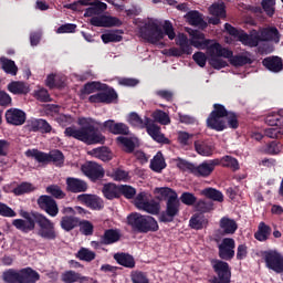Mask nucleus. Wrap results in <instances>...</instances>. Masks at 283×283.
I'll return each instance as SVG.
<instances>
[{"label":"nucleus","instance_id":"nucleus-18","mask_svg":"<svg viewBox=\"0 0 283 283\" xmlns=\"http://www.w3.org/2000/svg\"><path fill=\"white\" fill-rule=\"evenodd\" d=\"M25 112L19 108H10L6 112V120L9 123V125H14L15 127H19L25 123Z\"/></svg>","mask_w":283,"mask_h":283},{"label":"nucleus","instance_id":"nucleus-56","mask_svg":"<svg viewBox=\"0 0 283 283\" xmlns=\"http://www.w3.org/2000/svg\"><path fill=\"white\" fill-rule=\"evenodd\" d=\"M229 59H230L231 65H234L235 67H240L242 65H247L248 63H251V57L247 55H235Z\"/></svg>","mask_w":283,"mask_h":283},{"label":"nucleus","instance_id":"nucleus-47","mask_svg":"<svg viewBox=\"0 0 283 283\" xmlns=\"http://www.w3.org/2000/svg\"><path fill=\"white\" fill-rule=\"evenodd\" d=\"M127 220L130 227H133L134 229H138V231H143V222L145 220V216L135 212L128 216Z\"/></svg>","mask_w":283,"mask_h":283},{"label":"nucleus","instance_id":"nucleus-24","mask_svg":"<svg viewBox=\"0 0 283 283\" xmlns=\"http://www.w3.org/2000/svg\"><path fill=\"white\" fill-rule=\"evenodd\" d=\"M262 64L264 65V67H266V70H269L270 72H274L275 74H277L279 72H282L283 70V62H282V57L280 56L265 57L262 61Z\"/></svg>","mask_w":283,"mask_h":283},{"label":"nucleus","instance_id":"nucleus-16","mask_svg":"<svg viewBox=\"0 0 283 283\" xmlns=\"http://www.w3.org/2000/svg\"><path fill=\"white\" fill-rule=\"evenodd\" d=\"M61 280L64 283H98L94 277L84 276L75 271H66L62 273Z\"/></svg>","mask_w":283,"mask_h":283},{"label":"nucleus","instance_id":"nucleus-31","mask_svg":"<svg viewBox=\"0 0 283 283\" xmlns=\"http://www.w3.org/2000/svg\"><path fill=\"white\" fill-rule=\"evenodd\" d=\"M127 122L133 125L134 127H139L140 129H145L149 123H151V119L149 117H145L144 119L140 118V116L136 113H130L128 115Z\"/></svg>","mask_w":283,"mask_h":283},{"label":"nucleus","instance_id":"nucleus-29","mask_svg":"<svg viewBox=\"0 0 283 283\" xmlns=\"http://www.w3.org/2000/svg\"><path fill=\"white\" fill-rule=\"evenodd\" d=\"M147 134L156 140L157 143H167V138H165V135L160 133V127L156 124L148 123L146 126Z\"/></svg>","mask_w":283,"mask_h":283},{"label":"nucleus","instance_id":"nucleus-20","mask_svg":"<svg viewBox=\"0 0 283 283\" xmlns=\"http://www.w3.org/2000/svg\"><path fill=\"white\" fill-rule=\"evenodd\" d=\"M77 200L86 205V207H90V209H95L96 211H101V209L105 207L103 199L94 195H78Z\"/></svg>","mask_w":283,"mask_h":283},{"label":"nucleus","instance_id":"nucleus-5","mask_svg":"<svg viewBox=\"0 0 283 283\" xmlns=\"http://www.w3.org/2000/svg\"><path fill=\"white\" fill-rule=\"evenodd\" d=\"M35 224H38L39 229L36 234L43 240H56V228L54 227V222H52L48 217L38 213L35 216Z\"/></svg>","mask_w":283,"mask_h":283},{"label":"nucleus","instance_id":"nucleus-32","mask_svg":"<svg viewBox=\"0 0 283 283\" xmlns=\"http://www.w3.org/2000/svg\"><path fill=\"white\" fill-rule=\"evenodd\" d=\"M271 235V227L266 226L264 222H260L258 231L254 233L255 240L259 242H266Z\"/></svg>","mask_w":283,"mask_h":283},{"label":"nucleus","instance_id":"nucleus-44","mask_svg":"<svg viewBox=\"0 0 283 283\" xmlns=\"http://www.w3.org/2000/svg\"><path fill=\"white\" fill-rule=\"evenodd\" d=\"M186 21L189 23V25L199 27L205 23V20H202V14L198 11H190L185 15Z\"/></svg>","mask_w":283,"mask_h":283},{"label":"nucleus","instance_id":"nucleus-14","mask_svg":"<svg viewBox=\"0 0 283 283\" xmlns=\"http://www.w3.org/2000/svg\"><path fill=\"white\" fill-rule=\"evenodd\" d=\"M220 165V159L207 160L200 164L199 166H193L192 174L193 176H201L207 178L213 174V169Z\"/></svg>","mask_w":283,"mask_h":283},{"label":"nucleus","instance_id":"nucleus-55","mask_svg":"<svg viewBox=\"0 0 283 283\" xmlns=\"http://www.w3.org/2000/svg\"><path fill=\"white\" fill-rule=\"evenodd\" d=\"M130 280L133 283H149V276H147V273L140 271H133L130 273Z\"/></svg>","mask_w":283,"mask_h":283},{"label":"nucleus","instance_id":"nucleus-9","mask_svg":"<svg viewBox=\"0 0 283 283\" xmlns=\"http://www.w3.org/2000/svg\"><path fill=\"white\" fill-rule=\"evenodd\" d=\"M176 44L179 45L180 49L172 48L164 51L163 53L167 56H182V54H191L193 52L191 44H189V38L182 33L178 34Z\"/></svg>","mask_w":283,"mask_h":283},{"label":"nucleus","instance_id":"nucleus-7","mask_svg":"<svg viewBox=\"0 0 283 283\" xmlns=\"http://www.w3.org/2000/svg\"><path fill=\"white\" fill-rule=\"evenodd\" d=\"M211 265L218 275L212 280V283H230L231 282V269L229 268V263L221 260H212Z\"/></svg>","mask_w":283,"mask_h":283},{"label":"nucleus","instance_id":"nucleus-25","mask_svg":"<svg viewBox=\"0 0 283 283\" xmlns=\"http://www.w3.org/2000/svg\"><path fill=\"white\" fill-rule=\"evenodd\" d=\"M87 154L88 156H92L93 158H98L104 163H107V160H112V158H114V154H112V150H109V148L107 147L94 148L92 150H88Z\"/></svg>","mask_w":283,"mask_h":283},{"label":"nucleus","instance_id":"nucleus-11","mask_svg":"<svg viewBox=\"0 0 283 283\" xmlns=\"http://www.w3.org/2000/svg\"><path fill=\"white\" fill-rule=\"evenodd\" d=\"M82 171L90 178V180H101L105 176V169H103V166L94 163V161H87L81 167Z\"/></svg>","mask_w":283,"mask_h":283},{"label":"nucleus","instance_id":"nucleus-42","mask_svg":"<svg viewBox=\"0 0 283 283\" xmlns=\"http://www.w3.org/2000/svg\"><path fill=\"white\" fill-rule=\"evenodd\" d=\"M200 195L206 196V198L214 200L216 202H222L224 200V196L222 195V192L214 188H206L200 191Z\"/></svg>","mask_w":283,"mask_h":283},{"label":"nucleus","instance_id":"nucleus-2","mask_svg":"<svg viewBox=\"0 0 283 283\" xmlns=\"http://www.w3.org/2000/svg\"><path fill=\"white\" fill-rule=\"evenodd\" d=\"M142 36L145 41H148V43L156 45L160 43L165 36L174 41V39H176V31L174 30V24L169 21H165L160 24L158 20H150L142 29Z\"/></svg>","mask_w":283,"mask_h":283},{"label":"nucleus","instance_id":"nucleus-3","mask_svg":"<svg viewBox=\"0 0 283 283\" xmlns=\"http://www.w3.org/2000/svg\"><path fill=\"white\" fill-rule=\"evenodd\" d=\"M224 119L228 122L229 127L238 129V116L227 112V108L221 104H214L213 111L207 119V125L210 129L223 132V129H227V122Z\"/></svg>","mask_w":283,"mask_h":283},{"label":"nucleus","instance_id":"nucleus-37","mask_svg":"<svg viewBox=\"0 0 283 283\" xmlns=\"http://www.w3.org/2000/svg\"><path fill=\"white\" fill-rule=\"evenodd\" d=\"M123 31H108L102 34L101 39L103 43H120L123 41Z\"/></svg>","mask_w":283,"mask_h":283},{"label":"nucleus","instance_id":"nucleus-48","mask_svg":"<svg viewBox=\"0 0 283 283\" xmlns=\"http://www.w3.org/2000/svg\"><path fill=\"white\" fill-rule=\"evenodd\" d=\"M209 12L210 14H212V17H220L221 19H224V17H227V11L224 10V2L219 1L217 3H213L209 8Z\"/></svg>","mask_w":283,"mask_h":283},{"label":"nucleus","instance_id":"nucleus-22","mask_svg":"<svg viewBox=\"0 0 283 283\" xmlns=\"http://www.w3.org/2000/svg\"><path fill=\"white\" fill-rule=\"evenodd\" d=\"M66 190L71 193H83L87 191V182L78 178L69 177L66 178Z\"/></svg>","mask_w":283,"mask_h":283},{"label":"nucleus","instance_id":"nucleus-26","mask_svg":"<svg viewBox=\"0 0 283 283\" xmlns=\"http://www.w3.org/2000/svg\"><path fill=\"white\" fill-rule=\"evenodd\" d=\"M21 283H35L41 280L39 272L32 270V268H24L20 270Z\"/></svg>","mask_w":283,"mask_h":283},{"label":"nucleus","instance_id":"nucleus-34","mask_svg":"<svg viewBox=\"0 0 283 283\" xmlns=\"http://www.w3.org/2000/svg\"><path fill=\"white\" fill-rule=\"evenodd\" d=\"M167 167V163H165V157H163V153H157L155 157L150 160V169L160 174L163 169Z\"/></svg>","mask_w":283,"mask_h":283},{"label":"nucleus","instance_id":"nucleus-64","mask_svg":"<svg viewBox=\"0 0 283 283\" xmlns=\"http://www.w3.org/2000/svg\"><path fill=\"white\" fill-rule=\"evenodd\" d=\"M155 192L159 193L161 198H168V200H170V198H178V195L170 188H156Z\"/></svg>","mask_w":283,"mask_h":283},{"label":"nucleus","instance_id":"nucleus-12","mask_svg":"<svg viewBox=\"0 0 283 283\" xmlns=\"http://www.w3.org/2000/svg\"><path fill=\"white\" fill-rule=\"evenodd\" d=\"M218 249L221 260H233L235 255V240L226 238L219 243Z\"/></svg>","mask_w":283,"mask_h":283},{"label":"nucleus","instance_id":"nucleus-38","mask_svg":"<svg viewBox=\"0 0 283 283\" xmlns=\"http://www.w3.org/2000/svg\"><path fill=\"white\" fill-rule=\"evenodd\" d=\"M0 65L7 74H11V76H17V72H19V67H17V64L14 63V61L6 57H0Z\"/></svg>","mask_w":283,"mask_h":283},{"label":"nucleus","instance_id":"nucleus-54","mask_svg":"<svg viewBox=\"0 0 283 283\" xmlns=\"http://www.w3.org/2000/svg\"><path fill=\"white\" fill-rule=\"evenodd\" d=\"M142 211H146V213H151L153 216H156L160 212V205L155 201H146L144 203V207L142 208Z\"/></svg>","mask_w":283,"mask_h":283},{"label":"nucleus","instance_id":"nucleus-43","mask_svg":"<svg viewBox=\"0 0 283 283\" xmlns=\"http://www.w3.org/2000/svg\"><path fill=\"white\" fill-rule=\"evenodd\" d=\"M78 227V219L72 216H64L61 220V228L64 231H72V229H76Z\"/></svg>","mask_w":283,"mask_h":283},{"label":"nucleus","instance_id":"nucleus-39","mask_svg":"<svg viewBox=\"0 0 283 283\" xmlns=\"http://www.w3.org/2000/svg\"><path fill=\"white\" fill-rule=\"evenodd\" d=\"M195 148L199 156H212L213 155V146L206 142H195Z\"/></svg>","mask_w":283,"mask_h":283},{"label":"nucleus","instance_id":"nucleus-13","mask_svg":"<svg viewBox=\"0 0 283 283\" xmlns=\"http://www.w3.org/2000/svg\"><path fill=\"white\" fill-rule=\"evenodd\" d=\"M38 205L40 209L45 211L51 218H56L59 216V205H56V201L46 195L41 196L38 199Z\"/></svg>","mask_w":283,"mask_h":283},{"label":"nucleus","instance_id":"nucleus-27","mask_svg":"<svg viewBox=\"0 0 283 283\" xmlns=\"http://www.w3.org/2000/svg\"><path fill=\"white\" fill-rule=\"evenodd\" d=\"M219 226L221 231H223L227 235H233V233L238 231V223L235 220L228 217L221 218Z\"/></svg>","mask_w":283,"mask_h":283},{"label":"nucleus","instance_id":"nucleus-58","mask_svg":"<svg viewBox=\"0 0 283 283\" xmlns=\"http://www.w3.org/2000/svg\"><path fill=\"white\" fill-rule=\"evenodd\" d=\"M153 118L160 123V125H169L171 123V119L169 118V115L163 111H156L153 113Z\"/></svg>","mask_w":283,"mask_h":283},{"label":"nucleus","instance_id":"nucleus-61","mask_svg":"<svg viewBox=\"0 0 283 283\" xmlns=\"http://www.w3.org/2000/svg\"><path fill=\"white\" fill-rule=\"evenodd\" d=\"M261 6L268 17H273L275 14V0H263Z\"/></svg>","mask_w":283,"mask_h":283},{"label":"nucleus","instance_id":"nucleus-52","mask_svg":"<svg viewBox=\"0 0 283 283\" xmlns=\"http://www.w3.org/2000/svg\"><path fill=\"white\" fill-rule=\"evenodd\" d=\"M76 256L78 260H82L83 262H92V260L96 259V253H94L92 250L82 248L78 250Z\"/></svg>","mask_w":283,"mask_h":283},{"label":"nucleus","instance_id":"nucleus-49","mask_svg":"<svg viewBox=\"0 0 283 283\" xmlns=\"http://www.w3.org/2000/svg\"><path fill=\"white\" fill-rule=\"evenodd\" d=\"M107 85L101 84V82H91L84 85L82 94H94L101 90H105Z\"/></svg>","mask_w":283,"mask_h":283},{"label":"nucleus","instance_id":"nucleus-35","mask_svg":"<svg viewBox=\"0 0 283 283\" xmlns=\"http://www.w3.org/2000/svg\"><path fill=\"white\" fill-rule=\"evenodd\" d=\"M2 280L6 283H21V270L9 269L2 273Z\"/></svg>","mask_w":283,"mask_h":283},{"label":"nucleus","instance_id":"nucleus-59","mask_svg":"<svg viewBox=\"0 0 283 283\" xmlns=\"http://www.w3.org/2000/svg\"><path fill=\"white\" fill-rule=\"evenodd\" d=\"M65 157L60 150H52L49 153V163H54V165H63Z\"/></svg>","mask_w":283,"mask_h":283},{"label":"nucleus","instance_id":"nucleus-4","mask_svg":"<svg viewBox=\"0 0 283 283\" xmlns=\"http://www.w3.org/2000/svg\"><path fill=\"white\" fill-rule=\"evenodd\" d=\"M209 64L214 70H222V67H227L229 65L224 59H231L233 56V52L229 49L222 48L220 43H212L208 49Z\"/></svg>","mask_w":283,"mask_h":283},{"label":"nucleus","instance_id":"nucleus-8","mask_svg":"<svg viewBox=\"0 0 283 283\" xmlns=\"http://www.w3.org/2000/svg\"><path fill=\"white\" fill-rule=\"evenodd\" d=\"M263 260L265 262V266L270 269V271H274V273H282L283 271V255L276 250L265 251L263 253Z\"/></svg>","mask_w":283,"mask_h":283},{"label":"nucleus","instance_id":"nucleus-17","mask_svg":"<svg viewBox=\"0 0 283 283\" xmlns=\"http://www.w3.org/2000/svg\"><path fill=\"white\" fill-rule=\"evenodd\" d=\"M120 24V20L116 17L96 15L91 19V25H94L95 28H112Z\"/></svg>","mask_w":283,"mask_h":283},{"label":"nucleus","instance_id":"nucleus-60","mask_svg":"<svg viewBox=\"0 0 283 283\" xmlns=\"http://www.w3.org/2000/svg\"><path fill=\"white\" fill-rule=\"evenodd\" d=\"M46 193L53 196V198H57L59 200L65 198V192L61 189V187L56 185H51L46 187Z\"/></svg>","mask_w":283,"mask_h":283},{"label":"nucleus","instance_id":"nucleus-30","mask_svg":"<svg viewBox=\"0 0 283 283\" xmlns=\"http://www.w3.org/2000/svg\"><path fill=\"white\" fill-rule=\"evenodd\" d=\"M239 41L243 44V45H248L249 48H258V44L260 43L261 38H260V33L258 34H247V33H242L241 35H239Z\"/></svg>","mask_w":283,"mask_h":283},{"label":"nucleus","instance_id":"nucleus-23","mask_svg":"<svg viewBox=\"0 0 283 283\" xmlns=\"http://www.w3.org/2000/svg\"><path fill=\"white\" fill-rule=\"evenodd\" d=\"M259 36L261 41H272L273 43H280L281 34L277 28L266 27L260 30Z\"/></svg>","mask_w":283,"mask_h":283},{"label":"nucleus","instance_id":"nucleus-15","mask_svg":"<svg viewBox=\"0 0 283 283\" xmlns=\"http://www.w3.org/2000/svg\"><path fill=\"white\" fill-rule=\"evenodd\" d=\"M180 209V201H178V197H172L167 201V209L160 217L161 222H172L174 218L178 216V211Z\"/></svg>","mask_w":283,"mask_h":283},{"label":"nucleus","instance_id":"nucleus-46","mask_svg":"<svg viewBox=\"0 0 283 283\" xmlns=\"http://www.w3.org/2000/svg\"><path fill=\"white\" fill-rule=\"evenodd\" d=\"M219 165L228 167L229 169H232V171H238V169H240V163H238V159L232 156L222 157L219 159Z\"/></svg>","mask_w":283,"mask_h":283},{"label":"nucleus","instance_id":"nucleus-63","mask_svg":"<svg viewBox=\"0 0 283 283\" xmlns=\"http://www.w3.org/2000/svg\"><path fill=\"white\" fill-rule=\"evenodd\" d=\"M80 231L84 235H92V233H94V226L92 224V222L84 220L80 222Z\"/></svg>","mask_w":283,"mask_h":283},{"label":"nucleus","instance_id":"nucleus-45","mask_svg":"<svg viewBox=\"0 0 283 283\" xmlns=\"http://www.w3.org/2000/svg\"><path fill=\"white\" fill-rule=\"evenodd\" d=\"M8 90L11 94H28L30 92V87L23 82H11L8 85Z\"/></svg>","mask_w":283,"mask_h":283},{"label":"nucleus","instance_id":"nucleus-10","mask_svg":"<svg viewBox=\"0 0 283 283\" xmlns=\"http://www.w3.org/2000/svg\"><path fill=\"white\" fill-rule=\"evenodd\" d=\"M188 34L190 35V41L189 45L191 48H196L197 50H208L213 45V43H217L213 40H207L205 38V33L198 31V30H192V29H187Z\"/></svg>","mask_w":283,"mask_h":283},{"label":"nucleus","instance_id":"nucleus-36","mask_svg":"<svg viewBox=\"0 0 283 283\" xmlns=\"http://www.w3.org/2000/svg\"><path fill=\"white\" fill-rule=\"evenodd\" d=\"M103 195L107 200H114L120 196V188L114 184H107L103 187Z\"/></svg>","mask_w":283,"mask_h":283},{"label":"nucleus","instance_id":"nucleus-21","mask_svg":"<svg viewBox=\"0 0 283 283\" xmlns=\"http://www.w3.org/2000/svg\"><path fill=\"white\" fill-rule=\"evenodd\" d=\"M29 132H42V134H50L52 126L45 119H29L27 123Z\"/></svg>","mask_w":283,"mask_h":283},{"label":"nucleus","instance_id":"nucleus-1","mask_svg":"<svg viewBox=\"0 0 283 283\" xmlns=\"http://www.w3.org/2000/svg\"><path fill=\"white\" fill-rule=\"evenodd\" d=\"M77 123L82 128L67 127L64 132L65 136L81 140L86 145H103L105 143V136L94 128L92 118L81 117Z\"/></svg>","mask_w":283,"mask_h":283},{"label":"nucleus","instance_id":"nucleus-62","mask_svg":"<svg viewBox=\"0 0 283 283\" xmlns=\"http://www.w3.org/2000/svg\"><path fill=\"white\" fill-rule=\"evenodd\" d=\"M280 118H283V108L279 111V113H272L266 116L265 123L270 125L271 127H274V125H277V122Z\"/></svg>","mask_w":283,"mask_h":283},{"label":"nucleus","instance_id":"nucleus-57","mask_svg":"<svg viewBox=\"0 0 283 283\" xmlns=\"http://www.w3.org/2000/svg\"><path fill=\"white\" fill-rule=\"evenodd\" d=\"M268 138H282L283 136V127L272 126L265 129L264 132Z\"/></svg>","mask_w":283,"mask_h":283},{"label":"nucleus","instance_id":"nucleus-40","mask_svg":"<svg viewBox=\"0 0 283 283\" xmlns=\"http://www.w3.org/2000/svg\"><path fill=\"white\" fill-rule=\"evenodd\" d=\"M158 221L154 219V217H144V221L142 223V233H148V231H158Z\"/></svg>","mask_w":283,"mask_h":283},{"label":"nucleus","instance_id":"nucleus-28","mask_svg":"<svg viewBox=\"0 0 283 283\" xmlns=\"http://www.w3.org/2000/svg\"><path fill=\"white\" fill-rule=\"evenodd\" d=\"M114 260L117 264H120V266H125L126 269H134V266H136V261L132 254L116 253L114 254Z\"/></svg>","mask_w":283,"mask_h":283},{"label":"nucleus","instance_id":"nucleus-41","mask_svg":"<svg viewBox=\"0 0 283 283\" xmlns=\"http://www.w3.org/2000/svg\"><path fill=\"white\" fill-rule=\"evenodd\" d=\"M25 156H28L29 158H34L38 163H50V154L39 151L38 149L27 150Z\"/></svg>","mask_w":283,"mask_h":283},{"label":"nucleus","instance_id":"nucleus-53","mask_svg":"<svg viewBox=\"0 0 283 283\" xmlns=\"http://www.w3.org/2000/svg\"><path fill=\"white\" fill-rule=\"evenodd\" d=\"M34 189H36V187H34L32 184L23 182L13 190V193L15 196H23V193H30L31 191H34Z\"/></svg>","mask_w":283,"mask_h":283},{"label":"nucleus","instance_id":"nucleus-50","mask_svg":"<svg viewBox=\"0 0 283 283\" xmlns=\"http://www.w3.org/2000/svg\"><path fill=\"white\" fill-rule=\"evenodd\" d=\"M191 229H205L207 227V219L202 214H196L190 219Z\"/></svg>","mask_w":283,"mask_h":283},{"label":"nucleus","instance_id":"nucleus-19","mask_svg":"<svg viewBox=\"0 0 283 283\" xmlns=\"http://www.w3.org/2000/svg\"><path fill=\"white\" fill-rule=\"evenodd\" d=\"M117 95L114 90H107L104 88L102 92L91 95L88 97L90 103H112L113 101H116Z\"/></svg>","mask_w":283,"mask_h":283},{"label":"nucleus","instance_id":"nucleus-51","mask_svg":"<svg viewBox=\"0 0 283 283\" xmlns=\"http://www.w3.org/2000/svg\"><path fill=\"white\" fill-rule=\"evenodd\" d=\"M120 240V233L116 230H106L103 237L104 244H114Z\"/></svg>","mask_w":283,"mask_h":283},{"label":"nucleus","instance_id":"nucleus-33","mask_svg":"<svg viewBox=\"0 0 283 283\" xmlns=\"http://www.w3.org/2000/svg\"><path fill=\"white\" fill-rule=\"evenodd\" d=\"M117 143L119 145H122V147H124L125 151H127L128 154H132V151H134L136 145L138 144V138L136 137H123L119 136L117 137Z\"/></svg>","mask_w":283,"mask_h":283},{"label":"nucleus","instance_id":"nucleus-6","mask_svg":"<svg viewBox=\"0 0 283 283\" xmlns=\"http://www.w3.org/2000/svg\"><path fill=\"white\" fill-rule=\"evenodd\" d=\"M20 216L23 219H14L12 221L13 227L19 231H22V233H30V231H34L36 227V216H39V212L21 211Z\"/></svg>","mask_w":283,"mask_h":283}]
</instances>
